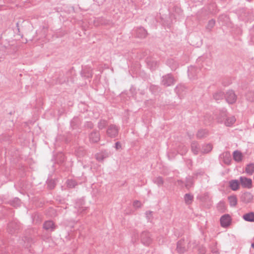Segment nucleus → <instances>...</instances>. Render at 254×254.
Returning <instances> with one entry per match:
<instances>
[{
  "label": "nucleus",
  "mask_w": 254,
  "mask_h": 254,
  "mask_svg": "<svg viewBox=\"0 0 254 254\" xmlns=\"http://www.w3.org/2000/svg\"><path fill=\"white\" fill-rule=\"evenodd\" d=\"M223 162L227 165L230 164L231 161V154L229 152H225L222 154Z\"/></svg>",
  "instance_id": "15"
},
{
  "label": "nucleus",
  "mask_w": 254,
  "mask_h": 254,
  "mask_svg": "<svg viewBox=\"0 0 254 254\" xmlns=\"http://www.w3.org/2000/svg\"><path fill=\"white\" fill-rule=\"evenodd\" d=\"M177 250L179 253H184L186 251L184 241L180 240L178 242Z\"/></svg>",
  "instance_id": "18"
},
{
  "label": "nucleus",
  "mask_w": 254,
  "mask_h": 254,
  "mask_svg": "<svg viewBox=\"0 0 254 254\" xmlns=\"http://www.w3.org/2000/svg\"><path fill=\"white\" fill-rule=\"evenodd\" d=\"M43 228L48 231L52 232L55 230L56 226L53 221H46L43 224Z\"/></svg>",
  "instance_id": "9"
},
{
  "label": "nucleus",
  "mask_w": 254,
  "mask_h": 254,
  "mask_svg": "<svg viewBox=\"0 0 254 254\" xmlns=\"http://www.w3.org/2000/svg\"><path fill=\"white\" fill-rule=\"evenodd\" d=\"M242 158L243 154L240 151L236 150L233 152V159L235 161L240 162L242 161Z\"/></svg>",
  "instance_id": "17"
},
{
  "label": "nucleus",
  "mask_w": 254,
  "mask_h": 254,
  "mask_svg": "<svg viewBox=\"0 0 254 254\" xmlns=\"http://www.w3.org/2000/svg\"><path fill=\"white\" fill-rule=\"evenodd\" d=\"M186 164L188 167L190 168L192 166V161L191 159H188L186 160Z\"/></svg>",
  "instance_id": "39"
},
{
  "label": "nucleus",
  "mask_w": 254,
  "mask_h": 254,
  "mask_svg": "<svg viewBox=\"0 0 254 254\" xmlns=\"http://www.w3.org/2000/svg\"><path fill=\"white\" fill-rule=\"evenodd\" d=\"M21 227L19 223L13 221L9 223L7 226V231L9 233L13 234L15 233Z\"/></svg>",
  "instance_id": "5"
},
{
  "label": "nucleus",
  "mask_w": 254,
  "mask_h": 254,
  "mask_svg": "<svg viewBox=\"0 0 254 254\" xmlns=\"http://www.w3.org/2000/svg\"><path fill=\"white\" fill-rule=\"evenodd\" d=\"M152 213V212L151 211H146V215L147 216H148V215H150V214H151Z\"/></svg>",
  "instance_id": "48"
},
{
  "label": "nucleus",
  "mask_w": 254,
  "mask_h": 254,
  "mask_svg": "<svg viewBox=\"0 0 254 254\" xmlns=\"http://www.w3.org/2000/svg\"><path fill=\"white\" fill-rule=\"evenodd\" d=\"M193 186V182L190 178H187L185 183V186L187 189H189Z\"/></svg>",
  "instance_id": "32"
},
{
  "label": "nucleus",
  "mask_w": 254,
  "mask_h": 254,
  "mask_svg": "<svg viewBox=\"0 0 254 254\" xmlns=\"http://www.w3.org/2000/svg\"><path fill=\"white\" fill-rule=\"evenodd\" d=\"M240 181L242 186L245 188L251 189L252 187V180L251 179L241 176Z\"/></svg>",
  "instance_id": "7"
},
{
  "label": "nucleus",
  "mask_w": 254,
  "mask_h": 254,
  "mask_svg": "<svg viewBox=\"0 0 254 254\" xmlns=\"http://www.w3.org/2000/svg\"><path fill=\"white\" fill-rule=\"evenodd\" d=\"M215 24V21L214 19H211L208 21V23L206 26V29L209 31L214 26Z\"/></svg>",
  "instance_id": "33"
},
{
  "label": "nucleus",
  "mask_w": 254,
  "mask_h": 254,
  "mask_svg": "<svg viewBox=\"0 0 254 254\" xmlns=\"http://www.w3.org/2000/svg\"><path fill=\"white\" fill-rule=\"evenodd\" d=\"M174 9L176 11H177L178 12H180V11H182L181 9L177 6H175Z\"/></svg>",
  "instance_id": "45"
},
{
  "label": "nucleus",
  "mask_w": 254,
  "mask_h": 254,
  "mask_svg": "<svg viewBox=\"0 0 254 254\" xmlns=\"http://www.w3.org/2000/svg\"><path fill=\"white\" fill-rule=\"evenodd\" d=\"M212 253H213V254H215V253H218L217 251L216 250H215V249H214V250H212Z\"/></svg>",
  "instance_id": "49"
},
{
  "label": "nucleus",
  "mask_w": 254,
  "mask_h": 254,
  "mask_svg": "<svg viewBox=\"0 0 254 254\" xmlns=\"http://www.w3.org/2000/svg\"><path fill=\"white\" fill-rule=\"evenodd\" d=\"M231 206H235L237 204V198L236 195H230L228 198Z\"/></svg>",
  "instance_id": "23"
},
{
  "label": "nucleus",
  "mask_w": 254,
  "mask_h": 254,
  "mask_svg": "<svg viewBox=\"0 0 254 254\" xmlns=\"http://www.w3.org/2000/svg\"><path fill=\"white\" fill-rule=\"evenodd\" d=\"M140 240L141 243L146 246H149L153 241L151 234L150 232L147 231H143L141 233Z\"/></svg>",
  "instance_id": "1"
},
{
  "label": "nucleus",
  "mask_w": 254,
  "mask_h": 254,
  "mask_svg": "<svg viewBox=\"0 0 254 254\" xmlns=\"http://www.w3.org/2000/svg\"><path fill=\"white\" fill-rule=\"evenodd\" d=\"M78 119L77 118H73V120L71 121L70 124L72 127L74 128H75L74 123L77 122Z\"/></svg>",
  "instance_id": "41"
},
{
  "label": "nucleus",
  "mask_w": 254,
  "mask_h": 254,
  "mask_svg": "<svg viewBox=\"0 0 254 254\" xmlns=\"http://www.w3.org/2000/svg\"><path fill=\"white\" fill-rule=\"evenodd\" d=\"M212 149V146L210 144H207L202 146L201 152L205 154L209 152Z\"/></svg>",
  "instance_id": "25"
},
{
  "label": "nucleus",
  "mask_w": 254,
  "mask_h": 254,
  "mask_svg": "<svg viewBox=\"0 0 254 254\" xmlns=\"http://www.w3.org/2000/svg\"><path fill=\"white\" fill-rule=\"evenodd\" d=\"M16 27H17L18 32H19L20 30H19V23L18 22L16 23Z\"/></svg>",
  "instance_id": "47"
},
{
  "label": "nucleus",
  "mask_w": 254,
  "mask_h": 254,
  "mask_svg": "<svg viewBox=\"0 0 254 254\" xmlns=\"http://www.w3.org/2000/svg\"><path fill=\"white\" fill-rule=\"evenodd\" d=\"M240 199L243 202L248 203L253 200V195L249 192H245L241 194Z\"/></svg>",
  "instance_id": "8"
},
{
  "label": "nucleus",
  "mask_w": 254,
  "mask_h": 254,
  "mask_svg": "<svg viewBox=\"0 0 254 254\" xmlns=\"http://www.w3.org/2000/svg\"><path fill=\"white\" fill-rule=\"evenodd\" d=\"M85 127L88 128H92L94 127L93 124L91 122H87L85 124Z\"/></svg>",
  "instance_id": "37"
},
{
  "label": "nucleus",
  "mask_w": 254,
  "mask_h": 254,
  "mask_svg": "<svg viewBox=\"0 0 254 254\" xmlns=\"http://www.w3.org/2000/svg\"><path fill=\"white\" fill-rule=\"evenodd\" d=\"M67 186L69 188H73L77 185V183L73 180H68L67 181Z\"/></svg>",
  "instance_id": "31"
},
{
  "label": "nucleus",
  "mask_w": 254,
  "mask_h": 254,
  "mask_svg": "<svg viewBox=\"0 0 254 254\" xmlns=\"http://www.w3.org/2000/svg\"><path fill=\"white\" fill-rule=\"evenodd\" d=\"M75 154L78 157H81L85 155L86 151L83 147H80L75 150Z\"/></svg>",
  "instance_id": "26"
},
{
  "label": "nucleus",
  "mask_w": 254,
  "mask_h": 254,
  "mask_svg": "<svg viewBox=\"0 0 254 254\" xmlns=\"http://www.w3.org/2000/svg\"><path fill=\"white\" fill-rule=\"evenodd\" d=\"M89 140L92 143H96L100 140V133L98 131L94 130L89 134Z\"/></svg>",
  "instance_id": "10"
},
{
  "label": "nucleus",
  "mask_w": 254,
  "mask_h": 254,
  "mask_svg": "<svg viewBox=\"0 0 254 254\" xmlns=\"http://www.w3.org/2000/svg\"><path fill=\"white\" fill-rule=\"evenodd\" d=\"M115 148L117 150L122 148V145L120 142L118 141L115 143Z\"/></svg>",
  "instance_id": "42"
},
{
  "label": "nucleus",
  "mask_w": 254,
  "mask_h": 254,
  "mask_svg": "<svg viewBox=\"0 0 254 254\" xmlns=\"http://www.w3.org/2000/svg\"><path fill=\"white\" fill-rule=\"evenodd\" d=\"M245 171L247 174L252 175L254 172V163L248 164L246 167Z\"/></svg>",
  "instance_id": "24"
},
{
  "label": "nucleus",
  "mask_w": 254,
  "mask_h": 254,
  "mask_svg": "<svg viewBox=\"0 0 254 254\" xmlns=\"http://www.w3.org/2000/svg\"><path fill=\"white\" fill-rule=\"evenodd\" d=\"M246 98L247 100L250 102L254 101V92L249 91L248 92L246 95Z\"/></svg>",
  "instance_id": "30"
},
{
  "label": "nucleus",
  "mask_w": 254,
  "mask_h": 254,
  "mask_svg": "<svg viewBox=\"0 0 254 254\" xmlns=\"http://www.w3.org/2000/svg\"><path fill=\"white\" fill-rule=\"evenodd\" d=\"M251 247L254 249V243H252V245H251Z\"/></svg>",
  "instance_id": "50"
},
{
  "label": "nucleus",
  "mask_w": 254,
  "mask_h": 254,
  "mask_svg": "<svg viewBox=\"0 0 254 254\" xmlns=\"http://www.w3.org/2000/svg\"><path fill=\"white\" fill-rule=\"evenodd\" d=\"M221 115L223 117H226L227 116V112L226 110H223L221 111Z\"/></svg>",
  "instance_id": "43"
},
{
  "label": "nucleus",
  "mask_w": 254,
  "mask_h": 254,
  "mask_svg": "<svg viewBox=\"0 0 254 254\" xmlns=\"http://www.w3.org/2000/svg\"><path fill=\"white\" fill-rule=\"evenodd\" d=\"M196 69L194 66H191L188 68V75L190 78L193 77V72L196 71Z\"/></svg>",
  "instance_id": "34"
},
{
  "label": "nucleus",
  "mask_w": 254,
  "mask_h": 254,
  "mask_svg": "<svg viewBox=\"0 0 254 254\" xmlns=\"http://www.w3.org/2000/svg\"><path fill=\"white\" fill-rule=\"evenodd\" d=\"M191 151L194 155H197L200 151V146L197 142L193 141L191 143Z\"/></svg>",
  "instance_id": "12"
},
{
  "label": "nucleus",
  "mask_w": 254,
  "mask_h": 254,
  "mask_svg": "<svg viewBox=\"0 0 254 254\" xmlns=\"http://www.w3.org/2000/svg\"><path fill=\"white\" fill-rule=\"evenodd\" d=\"M175 79L171 74H167L162 77L161 84L165 87L174 85Z\"/></svg>",
  "instance_id": "3"
},
{
  "label": "nucleus",
  "mask_w": 254,
  "mask_h": 254,
  "mask_svg": "<svg viewBox=\"0 0 254 254\" xmlns=\"http://www.w3.org/2000/svg\"><path fill=\"white\" fill-rule=\"evenodd\" d=\"M187 147L184 144H180L178 147V152L181 155H185L188 152Z\"/></svg>",
  "instance_id": "20"
},
{
  "label": "nucleus",
  "mask_w": 254,
  "mask_h": 254,
  "mask_svg": "<svg viewBox=\"0 0 254 254\" xmlns=\"http://www.w3.org/2000/svg\"><path fill=\"white\" fill-rule=\"evenodd\" d=\"M218 254V253H215V254Z\"/></svg>",
  "instance_id": "51"
},
{
  "label": "nucleus",
  "mask_w": 254,
  "mask_h": 254,
  "mask_svg": "<svg viewBox=\"0 0 254 254\" xmlns=\"http://www.w3.org/2000/svg\"><path fill=\"white\" fill-rule=\"evenodd\" d=\"M224 93L221 91H217L213 94V98L216 101H218L223 99Z\"/></svg>",
  "instance_id": "21"
},
{
  "label": "nucleus",
  "mask_w": 254,
  "mask_h": 254,
  "mask_svg": "<svg viewBox=\"0 0 254 254\" xmlns=\"http://www.w3.org/2000/svg\"><path fill=\"white\" fill-rule=\"evenodd\" d=\"M15 201H16V203L17 204V205H20V200L19 199H16L15 200Z\"/></svg>",
  "instance_id": "46"
},
{
  "label": "nucleus",
  "mask_w": 254,
  "mask_h": 254,
  "mask_svg": "<svg viewBox=\"0 0 254 254\" xmlns=\"http://www.w3.org/2000/svg\"><path fill=\"white\" fill-rule=\"evenodd\" d=\"M108 125V121L106 120H100L98 123V127L99 129L105 128Z\"/></svg>",
  "instance_id": "27"
},
{
  "label": "nucleus",
  "mask_w": 254,
  "mask_h": 254,
  "mask_svg": "<svg viewBox=\"0 0 254 254\" xmlns=\"http://www.w3.org/2000/svg\"><path fill=\"white\" fill-rule=\"evenodd\" d=\"M208 135V131L206 129H200L196 134V137L198 139L205 137Z\"/></svg>",
  "instance_id": "22"
},
{
  "label": "nucleus",
  "mask_w": 254,
  "mask_h": 254,
  "mask_svg": "<svg viewBox=\"0 0 254 254\" xmlns=\"http://www.w3.org/2000/svg\"><path fill=\"white\" fill-rule=\"evenodd\" d=\"M184 200L187 205H190L193 200V195L190 193H186L184 195Z\"/></svg>",
  "instance_id": "19"
},
{
  "label": "nucleus",
  "mask_w": 254,
  "mask_h": 254,
  "mask_svg": "<svg viewBox=\"0 0 254 254\" xmlns=\"http://www.w3.org/2000/svg\"><path fill=\"white\" fill-rule=\"evenodd\" d=\"M96 159L99 161H102L103 160L104 157L102 154H97L96 155Z\"/></svg>",
  "instance_id": "38"
},
{
  "label": "nucleus",
  "mask_w": 254,
  "mask_h": 254,
  "mask_svg": "<svg viewBox=\"0 0 254 254\" xmlns=\"http://www.w3.org/2000/svg\"><path fill=\"white\" fill-rule=\"evenodd\" d=\"M205 253V251L204 249H203V248L199 249V254H204Z\"/></svg>",
  "instance_id": "44"
},
{
  "label": "nucleus",
  "mask_w": 254,
  "mask_h": 254,
  "mask_svg": "<svg viewBox=\"0 0 254 254\" xmlns=\"http://www.w3.org/2000/svg\"><path fill=\"white\" fill-rule=\"evenodd\" d=\"M221 226L223 227L229 226L231 222V218L229 214H226L222 216L220 219Z\"/></svg>",
  "instance_id": "6"
},
{
  "label": "nucleus",
  "mask_w": 254,
  "mask_h": 254,
  "mask_svg": "<svg viewBox=\"0 0 254 254\" xmlns=\"http://www.w3.org/2000/svg\"><path fill=\"white\" fill-rule=\"evenodd\" d=\"M142 206V204L140 201L138 200H134L133 202V206L134 208H140Z\"/></svg>",
  "instance_id": "35"
},
{
  "label": "nucleus",
  "mask_w": 254,
  "mask_h": 254,
  "mask_svg": "<svg viewBox=\"0 0 254 254\" xmlns=\"http://www.w3.org/2000/svg\"><path fill=\"white\" fill-rule=\"evenodd\" d=\"M48 187L49 189H53L55 187V184L52 180L49 181L47 183Z\"/></svg>",
  "instance_id": "36"
},
{
  "label": "nucleus",
  "mask_w": 254,
  "mask_h": 254,
  "mask_svg": "<svg viewBox=\"0 0 254 254\" xmlns=\"http://www.w3.org/2000/svg\"><path fill=\"white\" fill-rule=\"evenodd\" d=\"M236 121V119L234 116H232L231 117L228 118L226 119L225 122V124L227 126H231L233 125Z\"/></svg>",
  "instance_id": "28"
},
{
  "label": "nucleus",
  "mask_w": 254,
  "mask_h": 254,
  "mask_svg": "<svg viewBox=\"0 0 254 254\" xmlns=\"http://www.w3.org/2000/svg\"><path fill=\"white\" fill-rule=\"evenodd\" d=\"M243 218L246 221L254 222V212H250L245 214L243 216Z\"/></svg>",
  "instance_id": "16"
},
{
  "label": "nucleus",
  "mask_w": 254,
  "mask_h": 254,
  "mask_svg": "<svg viewBox=\"0 0 254 254\" xmlns=\"http://www.w3.org/2000/svg\"><path fill=\"white\" fill-rule=\"evenodd\" d=\"M153 182L158 187L162 186L164 184V181L162 177H157L153 179Z\"/></svg>",
  "instance_id": "29"
},
{
  "label": "nucleus",
  "mask_w": 254,
  "mask_h": 254,
  "mask_svg": "<svg viewBox=\"0 0 254 254\" xmlns=\"http://www.w3.org/2000/svg\"><path fill=\"white\" fill-rule=\"evenodd\" d=\"M217 209L219 210H222L224 208V203L220 202L217 205Z\"/></svg>",
  "instance_id": "40"
},
{
  "label": "nucleus",
  "mask_w": 254,
  "mask_h": 254,
  "mask_svg": "<svg viewBox=\"0 0 254 254\" xmlns=\"http://www.w3.org/2000/svg\"><path fill=\"white\" fill-rule=\"evenodd\" d=\"M167 64L173 70H176L179 66L178 63L172 59L168 60Z\"/></svg>",
  "instance_id": "14"
},
{
  "label": "nucleus",
  "mask_w": 254,
  "mask_h": 254,
  "mask_svg": "<svg viewBox=\"0 0 254 254\" xmlns=\"http://www.w3.org/2000/svg\"><path fill=\"white\" fill-rule=\"evenodd\" d=\"M119 131V127L116 125H110L107 129L106 133L107 135L111 138L116 137L118 135Z\"/></svg>",
  "instance_id": "2"
},
{
  "label": "nucleus",
  "mask_w": 254,
  "mask_h": 254,
  "mask_svg": "<svg viewBox=\"0 0 254 254\" xmlns=\"http://www.w3.org/2000/svg\"><path fill=\"white\" fill-rule=\"evenodd\" d=\"M240 183L237 180H232L229 181V187L230 189L236 191L239 189Z\"/></svg>",
  "instance_id": "13"
},
{
  "label": "nucleus",
  "mask_w": 254,
  "mask_h": 254,
  "mask_svg": "<svg viewBox=\"0 0 254 254\" xmlns=\"http://www.w3.org/2000/svg\"><path fill=\"white\" fill-rule=\"evenodd\" d=\"M225 99L227 102L230 104H233L235 103L237 100V97L235 94L234 91L232 90H228L225 95Z\"/></svg>",
  "instance_id": "4"
},
{
  "label": "nucleus",
  "mask_w": 254,
  "mask_h": 254,
  "mask_svg": "<svg viewBox=\"0 0 254 254\" xmlns=\"http://www.w3.org/2000/svg\"><path fill=\"white\" fill-rule=\"evenodd\" d=\"M136 31V36L139 38H145L147 35V32L143 27L138 28Z\"/></svg>",
  "instance_id": "11"
}]
</instances>
